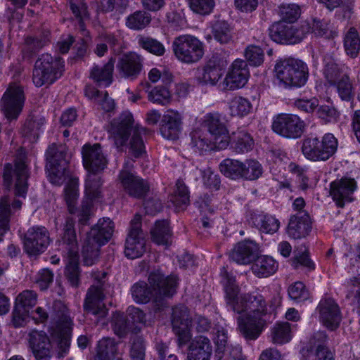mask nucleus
<instances>
[{
  "instance_id": "f257e3e1",
  "label": "nucleus",
  "mask_w": 360,
  "mask_h": 360,
  "mask_svg": "<svg viewBox=\"0 0 360 360\" xmlns=\"http://www.w3.org/2000/svg\"><path fill=\"white\" fill-rule=\"evenodd\" d=\"M221 274L223 276L227 305L237 314L246 312L237 319L240 333L246 340H255L270 321L271 316L267 311L264 297L260 294L238 297V288L235 277L224 267Z\"/></svg>"
},
{
  "instance_id": "f03ea898",
  "label": "nucleus",
  "mask_w": 360,
  "mask_h": 360,
  "mask_svg": "<svg viewBox=\"0 0 360 360\" xmlns=\"http://www.w3.org/2000/svg\"><path fill=\"white\" fill-rule=\"evenodd\" d=\"M108 131L113 136L117 147L124 145L133 131L129 143L132 155L135 158H139L145 153L141 134H146L148 130L143 127H134L133 116L130 112H124L119 117L113 119L110 122Z\"/></svg>"
},
{
  "instance_id": "7ed1b4c3",
  "label": "nucleus",
  "mask_w": 360,
  "mask_h": 360,
  "mask_svg": "<svg viewBox=\"0 0 360 360\" xmlns=\"http://www.w3.org/2000/svg\"><path fill=\"white\" fill-rule=\"evenodd\" d=\"M113 231L112 221L109 218H103L87 233L82 250L84 265L91 266L98 260L100 248L110 239Z\"/></svg>"
},
{
  "instance_id": "20e7f679",
  "label": "nucleus",
  "mask_w": 360,
  "mask_h": 360,
  "mask_svg": "<svg viewBox=\"0 0 360 360\" xmlns=\"http://www.w3.org/2000/svg\"><path fill=\"white\" fill-rule=\"evenodd\" d=\"M274 71L276 78L285 87H301L309 77L307 64L293 58L277 61Z\"/></svg>"
},
{
  "instance_id": "39448f33",
  "label": "nucleus",
  "mask_w": 360,
  "mask_h": 360,
  "mask_svg": "<svg viewBox=\"0 0 360 360\" xmlns=\"http://www.w3.org/2000/svg\"><path fill=\"white\" fill-rule=\"evenodd\" d=\"M64 70V61L60 57H53L49 53H44L34 63L33 83L37 87L49 86L59 79Z\"/></svg>"
},
{
  "instance_id": "423d86ee",
  "label": "nucleus",
  "mask_w": 360,
  "mask_h": 360,
  "mask_svg": "<svg viewBox=\"0 0 360 360\" xmlns=\"http://www.w3.org/2000/svg\"><path fill=\"white\" fill-rule=\"evenodd\" d=\"M148 280L155 295V311H160L167 307L165 298L172 297L176 293L178 278L175 275L165 276L160 269H156L149 273Z\"/></svg>"
},
{
  "instance_id": "0eeeda50",
  "label": "nucleus",
  "mask_w": 360,
  "mask_h": 360,
  "mask_svg": "<svg viewBox=\"0 0 360 360\" xmlns=\"http://www.w3.org/2000/svg\"><path fill=\"white\" fill-rule=\"evenodd\" d=\"M29 176L30 171L26 162V156L23 154L17 155L13 166L10 163L4 166V184L6 188H9L14 181L15 195L25 197L28 188Z\"/></svg>"
},
{
  "instance_id": "6e6552de",
  "label": "nucleus",
  "mask_w": 360,
  "mask_h": 360,
  "mask_svg": "<svg viewBox=\"0 0 360 360\" xmlns=\"http://www.w3.org/2000/svg\"><path fill=\"white\" fill-rule=\"evenodd\" d=\"M107 273L104 271L92 273V277L96 283L89 288L86 295L84 310L87 315H94L98 319H101L105 317L108 314V309L103 302L105 297L103 285Z\"/></svg>"
},
{
  "instance_id": "1a4fd4ad",
  "label": "nucleus",
  "mask_w": 360,
  "mask_h": 360,
  "mask_svg": "<svg viewBox=\"0 0 360 360\" xmlns=\"http://www.w3.org/2000/svg\"><path fill=\"white\" fill-rule=\"evenodd\" d=\"M338 141L332 134H325L321 140L317 137H309L303 141L302 151L304 155L312 161H326L336 152Z\"/></svg>"
},
{
  "instance_id": "9d476101",
  "label": "nucleus",
  "mask_w": 360,
  "mask_h": 360,
  "mask_svg": "<svg viewBox=\"0 0 360 360\" xmlns=\"http://www.w3.org/2000/svg\"><path fill=\"white\" fill-rule=\"evenodd\" d=\"M309 32L310 26L308 21L303 22L299 26L286 22H277L269 29V37L273 41L288 45L301 42Z\"/></svg>"
},
{
  "instance_id": "9b49d317",
  "label": "nucleus",
  "mask_w": 360,
  "mask_h": 360,
  "mask_svg": "<svg viewBox=\"0 0 360 360\" xmlns=\"http://www.w3.org/2000/svg\"><path fill=\"white\" fill-rule=\"evenodd\" d=\"M49 177L53 184L61 185L65 179L68 161L65 147L51 145L46 153Z\"/></svg>"
},
{
  "instance_id": "f8f14e48",
  "label": "nucleus",
  "mask_w": 360,
  "mask_h": 360,
  "mask_svg": "<svg viewBox=\"0 0 360 360\" xmlns=\"http://www.w3.org/2000/svg\"><path fill=\"white\" fill-rule=\"evenodd\" d=\"M172 48L177 59L185 63H196L204 54L202 43L191 35L176 37L172 43Z\"/></svg>"
},
{
  "instance_id": "ddd939ff",
  "label": "nucleus",
  "mask_w": 360,
  "mask_h": 360,
  "mask_svg": "<svg viewBox=\"0 0 360 360\" xmlns=\"http://www.w3.org/2000/svg\"><path fill=\"white\" fill-rule=\"evenodd\" d=\"M53 308L55 311L59 309L56 312L54 320L56 323L58 357L63 358L68 353L70 345L72 321L66 307L60 302H56Z\"/></svg>"
},
{
  "instance_id": "4468645a",
  "label": "nucleus",
  "mask_w": 360,
  "mask_h": 360,
  "mask_svg": "<svg viewBox=\"0 0 360 360\" xmlns=\"http://www.w3.org/2000/svg\"><path fill=\"white\" fill-rule=\"evenodd\" d=\"M25 102L24 91L21 86L10 84L1 98V110L6 118L12 122L21 113Z\"/></svg>"
},
{
  "instance_id": "2eb2a0df",
  "label": "nucleus",
  "mask_w": 360,
  "mask_h": 360,
  "mask_svg": "<svg viewBox=\"0 0 360 360\" xmlns=\"http://www.w3.org/2000/svg\"><path fill=\"white\" fill-rule=\"evenodd\" d=\"M146 252L145 235L141 229V217L136 214L131 221L129 233L126 238L124 254L129 259H136Z\"/></svg>"
},
{
  "instance_id": "dca6fc26",
  "label": "nucleus",
  "mask_w": 360,
  "mask_h": 360,
  "mask_svg": "<svg viewBox=\"0 0 360 360\" xmlns=\"http://www.w3.org/2000/svg\"><path fill=\"white\" fill-rule=\"evenodd\" d=\"M305 124L300 117L293 114H280L274 117L272 129L277 134L287 139L300 138Z\"/></svg>"
},
{
  "instance_id": "f3484780",
  "label": "nucleus",
  "mask_w": 360,
  "mask_h": 360,
  "mask_svg": "<svg viewBox=\"0 0 360 360\" xmlns=\"http://www.w3.org/2000/svg\"><path fill=\"white\" fill-rule=\"evenodd\" d=\"M50 241L49 232L46 227L32 226L24 235L23 248L30 256H37L45 252Z\"/></svg>"
},
{
  "instance_id": "a211bd4d",
  "label": "nucleus",
  "mask_w": 360,
  "mask_h": 360,
  "mask_svg": "<svg viewBox=\"0 0 360 360\" xmlns=\"http://www.w3.org/2000/svg\"><path fill=\"white\" fill-rule=\"evenodd\" d=\"M192 319L188 309L184 305H179L172 309V325L177 336L179 347L186 345L192 338L190 331Z\"/></svg>"
},
{
  "instance_id": "6ab92c4d",
  "label": "nucleus",
  "mask_w": 360,
  "mask_h": 360,
  "mask_svg": "<svg viewBox=\"0 0 360 360\" xmlns=\"http://www.w3.org/2000/svg\"><path fill=\"white\" fill-rule=\"evenodd\" d=\"M102 186L101 179L99 176L91 173L88 175L85 182V195L86 199L82 201L79 211V223L82 225L87 224L91 214L93 200L101 197Z\"/></svg>"
},
{
  "instance_id": "aec40b11",
  "label": "nucleus",
  "mask_w": 360,
  "mask_h": 360,
  "mask_svg": "<svg viewBox=\"0 0 360 360\" xmlns=\"http://www.w3.org/2000/svg\"><path fill=\"white\" fill-rule=\"evenodd\" d=\"M320 321L330 330H336L342 321L340 309L336 302L330 297L321 299L316 307Z\"/></svg>"
},
{
  "instance_id": "412c9836",
  "label": "nucleus",
  "mask_w": 360,
  "mask_h": 360,
  "mask_svg": "<svg viewBox=\"0 0 360 360\" xmlns=\"http://www.w3.org/2000/svg\"><path fill=\"white\" fill-rule=\"evenodd\" d=\"M228 65L225 56L214 53L205 63L202 72L198 80L203 84L215 85L224 75V70Z\"/></svg>"
},
{
  "instance_id": "4be33fe9",
  "label": "nucleus",
  "mask_w": 360,
  "mask_h": 360,
  "mask_svg": "<svg viewBox=\"0 0 360 360\" xmlns=\"http://www.w3.org/2000/svg\"><path fill=\"white\" fill-rule=\"evenodd\" d=\"M202 126L210 134L217 148L223 149L229 146L228 131L219 114H207L203 118Z\"/></svg>"
},
{
  "instance_id": "5701e85b",
  "label": "nucleus",
  "mask_w": 360,
  "mask_h": 360,
  "mask_svg": "<svg viewBox=\"0 0 360 360\" xmlns=\"http://www.w3.org/2000/svg\"><path fill=\"white\" fill-rule=\"evenodd\" d=\"M82 153L83 165L91 173L101 171L106 167L107 160L100 144H86L82 147Z\"/></svg>"
},
{
  "instance_id": "b1692460",
  "label": "nucleus",
  "mask_w": 360,
  "mask_h": 360,
  "mask_svg": "<svg viewBox=\"0 0 360 360\" xmlns=\"http://www.w3.org/2000/svg\"><path fill=\"white\" fill-rule=\"evenodd\" d=\"M119 179L124 191L131 197L142 198L149 191V185L146 181L129 171L122 169Z\"/></svg>"
},
{
  "instance_id": "393cba45",
  "label": "nucleus",
  "mask_w": 360,
  "mask_h": 360,
  "mask_svg": "<svg viewBox=\"0 0 360 360\" xmlns=\"http://www.w3.org/2000/svg\"><path fill=\"white\" fill-rule=\"evenodd\" d=\"M248 77L247 62L240 59L236 60L223 82V89L233 90L241 88L246 84Z\"/></svg>"
},
{
  "instance_id": "a878e982",
  "label": "nucleus",
  "mask_w": 360,
  "mask_h": 360,
  "mask_svg": "<svg viewBox=\"0 0 360 360\" xmlns=\"http://www.w3.org/2000/svg\"><path fill=\"white\" fill-rule=\"evenodd\" d=\"M356 188V183L354 179L342 178L330 184V194L337 205L343 207L345 202H351L352 194Z\"/></svg>"
},
{
  "instance_id": "bb28decb",
  "label": "nucleus",
  "mask_w": 360,
  "mask_h": 360,
  "mask_svg": "<svg viewBox=\"0 0 360 360\" xmlns=\"http://www.w3.org/2000/svg\"><path fill=\"white\" fill-rule=\"evenodd\" d=\"M30 347L36 360H50L52 355V345L49 337L42 331H32L30 333Z\"/></svg>"
},
{
  "instance_id": "cd10ccee",
  "label": "nucleus",
  "mask_w": 360,
  "mask_h": 360,
  "mask_svg": "<svg viewBox=\"0 0 360 360\" xmlns=\"http://www.w3.org/2000/svg\"><path fill=\"white\" fill-rule=\"evenodd\" d=\"M311 229L310 217L307 212H298L290 217L287 233L293 239H300L309 235Z\"/></svg>"
},
{
  "instance_id": "c85d7f7f",
  "label": "nucleus",
  "mask_w": 360,
  "mask_h": 360,
  "mask_svg": "<svg viewBox=\"0 0 360 360\" xmlns=\"http://www.w3.org/2000/svg\"><path fill=\"white\" fill-rule=\"evenodd\" d=\"M182 117L178 112L169 111L164 115L161 122L160 131L162 136L169 140L179 139L181 131Z\"/></svg>"
},
{
  "instance_id": "c756f323",
  "label": "nucleus",
  "mask_w": 360,
  "mask_h": 360,
  "mask_svg": "<svg viewBox=\"0 0 360 360\" xmlns=\"http://www.w3.org/2000/svg\"><path fill=\"white\" fill-rule=\"evenodd\" d=\"M188 347V360H210L212 352L210 340L200 335L191 339Z\"/></svg>"
},
{
  "instance_id": "7c9ffc66",
  "label": "nucleus",
  "mask_w": 360,
  "mask_h": 360,
  "mask_svg": "<svg viewBox=\"0 0 360 360\" xmlns=\"http://www.w3.org/2000/svg\"><path fill=\"white\" fill-rule=\"evenodd\" d=\"M258 254L255 243L244 240L238 243L231 253V258L240 264H248L253 262Z\"/></svg>"
},
{
  "instance_id": "2f4dec72",
  "label": "nucleus",
  "mask_w": 360,
  "mask_h": 360,
  "mask_svg": "<svg viewBox=\"0 0 360 360\" xmlns=\"http://www.w3.org/2000/svg\"><path fill=\"white\" fill-rule=\"evenodd\" d=\"M117 68L125 77H136L142 68L141 57L135 53H129L120 57Z\"/></svg>"
},
{
  "instance_id": "473e14b6",
  "label": "nucleus",
  "mask_w": 360,
  "mask_h": 360,
  "mask_svg": "<svg viewBox=\"0 0 360 360\" xmlns=\"http://www.w3.org/2000/svg\"><path fill=\"white\" fill-rule=\"evenodd\" d=\"M229 144L236 153H245L250 151L254 146L252 136L245 130L238 129L228 136Z\"/></svg>"
},
{
  "instance_id": "72a5a7b5",
  "label": "nucleus",
  "mask_w": 360,
  "mask_h": 360,
  "mask_svg": "<svg viewBox=\"0 0 360 360\" xmlns=\"http://www.w3.org/2000/svg\"><path fill=\"white\" fill-rule=\"evenodd\" d=\"M50 32L49 30H42L34 36H29L25 39L22 49L25 58L30 59L41 49L49 42Z\"/></svg>"
},
{
  "instance_id": "f704fd0d",
  "label": "nucleus",
  "mask_w": 360,
  "mask_h": 360,
  "mask_svg": "<svg viewBox=\"0 0 360 360\" xmlns=\"http://www.w3.org/2000/svg\"><path fill=\"white\" fill-rule=\"evenodd\" d=\"M249 223L266 233H274L280 226L278 219L271 215L263 213H252Z\"/></svg>"
},
{
  "instance_id": "c9c22d12",
  "label": "nucleus",
  "mask_w": 360,
  "mask_h": 360,
  "mask_svg": "<svg viewBox=\"0 0 360 360\" xmlns=\"http://www.w3.org/2000/svg\"><path fill=\"white\" fill-rule=\"evenodd\" d=\"M115 59L110 58L103 67L95 65L90 71V78L98 86H109L112 82V73Z\"/></svg>"
},
{
  "instance_id": "e433bc0d",
  "label": "nucleus",
  "mask_w": 360,
  "mask_h": 360,
  "mask_svg": "<svg viewBox=\"0 0 360 360\" xmlns=\"http://www.w3.org/2000/svg\"><path fill=\"white\" fill-rule=\"evenodd\" d=\"M253 262L252 271L258 277H268L274 274L278 269L276 262L271 257L257 255Z\"/></svg>"
},
{
  "instance_id": "4c0bfd02",
  "label": "nucleus",
  "mask_w": 360,
  "mask_h": 360,
  "mask_svg": "<svg viewBox=\"0 0 360 360\" xmlns=\"http://www.w3.org/2000/svg\"><path fill=\"white\" fill-rule=\"evenodd\" d=\"M169 200L178 210H184L189 205V191L182 180L176 181L175 189L170 195Z\"/></svg>"
},
{
  "instance_id": "58836bf2",
  "label": "nucleus",
  "mask_w": 360,
  "mask_h": 360,
  "mask_svg": "<svg viewBox=\"0 0 360 360\" xmlns=\"http://www.w3.org/2000/svg\"><path fill=\"white\" fill-rule=\"evenodd\" d=\"M347 70L344 65L338 63L332 57L325 58L323 74L330 84L343 77V75H348Z\"/></svg>"
},
{
  "instance_id": "ea45409f",
  "label": "nucleus",
  "mask_w": 360,
  "mask_h": 360,
  "mask_svg": "<svg viewBox=\"0 0 360 360\" xmlns=\"http://www.w3.org/2000/svg\"><path fill=\"white\" fill-rule=\"evenodd\" d=\"M117 352V346L115 340L103 338L98 341L96 355L93 360H113Z\"/></svg>"
},
{
  "instance_id": "a19ab883",
  "label": "nucleus",
  "mask_w": 360,
  "mask_h": 360,
  "mask_svg": "<svg viewBox=\"0 0 360 360\" xmlns=\"http://www.w3.org/2000/svg\"><path fill=\"white\" fill-rule=\"evenodd\" d=\"M63 245L67 246L70 255L77 254V240L75 229V221L71 217H68L63 227L62 236Z\"/></svg>"
},
{
  "instance_id": "79ce46f5",
  "label": "nucleus",
  "mask_w": 360,
  "mask_h": 360,
  "mask_svg": "<svg viewBox=\"0 0 360 360\" xmlns=\"http://www.w3.org/2000/svg\"><path fill=\"white\" fill-rule=\"evenodd\" d=\"M153 240L158 244L169 245L171 244L172 232L167 220L158 221L151 231Z\"/></svg>"
},
{
  "instance_id": "37998d69",
  "label": "nucleus",
  "mask_w": 360,
  "mask_h": 360,
  "mask_svg": "<svg viewBox=\"0 0 360 360\" xmlns=\"http://www.w3.org/2000/svg\"><path fill=\"white\" fill-rule=\"evenodd\" d=\"M131 293L136 303L146 304L149 302L152 298L155 302L154 291L145 281L135 283L131 288Z\"/></svg>"
},
{
  "instance_id": "c03bdc74",
  "label": "nucleus",
  "mask_w": 360,
  "mask_h": 360,
  "mask_svg": "<svg viewBox=\"0 0 360 360\" xmlns=\"http://www.w3.org/2000/svg\"><path fill=\"white\" fill-rule=\"evenodd\" d=\"M244 162L238 160L226 158L219 165L221 172L226 177L231 179H241Z\"/></svg>"
},
{
  "instance_id": "a18cd8bd",
  "label": "nucleus",
  "mask_w": 360,
  "mask_h": 360,
  "mask_svg": "<svg viewBox=\"0 0 360 360\" xmlns=\"http://www.w3.org/2000/svg\"><path fill=\"white\" fill-rule=\"evenodd\" d=\"M191 145L199 152L208 151L217 148L215 141L212 139L211 140L207 138L201 129H197L191 131Z\"/></svg>"
},
{
  "instance_id": "49530a36",
  "label": "nucleus",
  "mask_w": 360,
  "mask_h": 360,
  "mask_svg": "<svg viewBox=\"0 0 360 360\" xmlns=\"http://www.w3.org/2000/svg\"><path fill=\"white\" fill-rule=\"evenodd\" d=\"M150 14L146 11H137L129 15L126 20V25L134 30L146 27L151 22Z\"/></svg>"
},
{
  "instance_id": "de8ad7c7",
  "label": "nucleus",
  "mask_w": 360,
  "mask_h": 360,
  "mask_svg": "<svg viewBox=\"0 0 360 360\" xmlns=\"http://www.w3.org/2000/svg\"><path fill=\"white\" fill-rule=\"evenodd\" d=\"M128 6L127 0H99L98 9L102 12H112L113 17L119 20Z\"/></svg>"
},
{
  "instance_id": "09e8293b",
  "label": "nucleus",
  "mask_w": 360,
  "mask_h": 360,
  "mask_svg": "<svg viewBox=\"0 0 360 360\" xmlns=\"http://www.w3.org/2000/svg\"><path fill=\"white\" fill-rule=\"evenodd\" d=\"M77 178H70L64 189L65 200L66 202L69 212L73 214L76 211V204L78 198Z\"/></svg>"
},
{
  "instance_id": "8fccbe9b",
  "label": "nucleus",
  "mask_w": 360,
  "mask_h": 360,
  "mask_svg": "<svg viewBox=\"0 0 360 360\" xmlns=\"http://www.w3.org/2000/svg\"><path fill=\"white\" fill-rule=\"evenodd\" d=\"M65 275L73 287H78L80 283V271L77 259V254L70 255L68 263L66 266Z\"/></svg>"
},
{
  "instance_id": "3c124183",
  "label": "nucleus",
  "mask_w": 360,
  "mask_h": 360,
  "mask_svg": "<svg viewBox=\"0 0 360 360\" xmlns=\"http://www.w3.org/2000/svg\"><path fill=\"white\" fill-rule=\"evenodd\" d=\"M263 173L262 165L252 159L245 160L243 167L241 179L254 181L258 179Z\"/></svg>"
},
{
  "instance_id": "603ef678",
  "label": "nucleus",
  "mask_w": 360,
  "mask_h": 360,
  "mask_svg": "<svg viewBox=\"0 0 360 360\" xmlns=\"http://www.w3.org/2000/svg\"><path fill=\"white\" fill-rule=\"evenodd\" d=\"M138 44L144 50L158 56L164 55L165 52V46L160 41L148 36H139Z\"/></svg>"
},
{
  "instance_id": "864d4df0",
  "label": "nucleus",
  "mask_w": 360,
  "mask_h": 360,
  "mask_svg": "<svg viewBox=\"0 0 360 360\" xmlns=\"http://www.w3.org/2000/svg\"><path fill=\"white\" fill-rule=\"evenodd\" d=\"M309 25L310 26L309 33H313L316 37L330 39L336 35V32L330 29L328 23L324 20L314 18L311 22H309Z\"/></svg>"
},
{
  "instance_id": "5fc2aeb1",
  "label": "nucleus",
  "mask_w": 360,
  "mask_h": 360,
  "mask_svg": "<svg viewBox=\"0 0 360 360\" xmlns=\"http://www.w3.org/2000/svg\"><path fill=\"white\" fill-rule=\"evenodd\" d=\"M252 105L249 100L243 97H235L229 103L232 116L243 117L251 110Z\"/></svg>"
},
{
  "instance_id": "6e6d98bb",
  "label": "nucleus",
  "mask_w": 360,
  "mask_h": 360,
  "mask_svg": "<svg viewBox=\"0 0 360 360\" xmlns=\"http://www.w3.org/2000/svg\"><path fill=\"white\" fill-rule=\"evenodd\" d=\"M331 85H335L338 94L342 101H349L353 98L354 87L348 75H343V77Z\"/></svg>"
},
{
  "instance_id": "4d7b16f0",
  "label": "nucleus",
  "mask_w": 360,
  "mask_h": 360,
  "mask_svg": "<svg viewBox=\"0 0 360 360\" xmlns=\"http://www.w3.org/2000/svg\"><path fill=\"white\" fill-rule=\"evenodd\" d=\"M212 33L214 39L221 44L228 43L231 40V27L224 20H217L212 25Z\"/></svg>"
},
{
  "instance_id": "13d9d810",
  "label": "nucleus",
  "mask_w": 360,
  "mask_h": 360,
  "mask_svg": "<svg viewBox=\"0 0 360 360\" xmlns=\"http://www.w3.org/2000/svg\"><path fill=\"white\" fill-rule=\"evenodd\" d=\"M290 325L288 322L276 323L271 330L272 341L276 344L288 342L290 338Z\"/></svg>"
},
{
  "instance_id": "bf43d9fd",
  "label": "nucleus",
  "mask_w": 360,
  "mask_h": 360,
  "mask_svg": "<svg viewBox=\"0 0 360 360\" xmlns=\"http://www.w3.org/2000/svg\"><path fill=\"white\" fill-rule=\"evenodd\" d=\"M344 46L347 53L352 57H356L360 49V39L355 28L352 27L347 32L345 40Z\"/></svg>"
},
{
  "instance_id": "052dcab7",
  "label": "nucleus",
  "mask_w": 360,
  "mask_h": 360,
  "mask_svg": "<svg viewBox=\"0 0 360 360\" xmlns=\"http://www.w3.org/2000/svg\"><path fill=\"white\" fill-rule=\"evenodd\" d=\"M112 326L115 333L122 338L132 329L130 320L122 313H116L112 318Z\"/></svg>"
},
{
  "instance_id": "680f3d73",
  "label": "nucleus",
  "mask_w": 360,
  "mask_h": 360,
  "mask_svg": "<svg viewBox=\"0 0 360 360\" xmlns=\"http://www.w3.org/2000/svg\"><path fill=\"white\" fill-rule=\"evenodd\" d=\"M37 303V295L33 290H26L20 293L16 297L15 305L21 306L22 309L31 311Z\"/></svg>"
},
{
  "instance_id": "e2e57ef3",
  "label": "nucleus",
  "mask_w": 360,
  "mask_h": 360,
  "mask_svg": "<svg viewBox=\"0 0 360 360\" xmlns=\"http://www.w3.org/2000/svg\"><path fill=\"white\" fill-rule=\"evenodd\" d=\"M191 10L199 15H207L213 11L214 0H187Z\"/></svg>"
},
{
  "instance_id": "0e129e2a",
  "label": "nucleus",
  "mask_w": 360,
  "mask_h": 360,
  "mask_svg": "<svg viewBox=\"0 0 360 360\" xmlns=\"http://www.w3.org/2000/svg\"><path fill=\"white\" fill-rule=\"evenodd\" d=\"M281 22L292 23L296 21L300 15V8L295 4L282 5L279 8Z\"/></svg>"
},
{
  "instance_id": "69168bd1",
  "label": "nucleus",
  "mask_w": 360,
  "mask_h": 360,
  "mask_svg": "<svg viewBox=\"0 0 360 360\" xmlns=\"http://www.w3.org/2000/svg\"><path fill=\"white\" fill-rule=\"evenodd\" d=\"M44 124V119L34 117L28 118L22 129L23 134L30 139H35L39 136V131Z\"/></svg>"
},
{
  "instance_id": "338daca9",
  "label": "nucleus",
  "mask_w": 360,
  "mask_h": 360,
  "mask_svg": "<svg viewBox=\"0 0 360 360\" xmlns=\"http://www.w3.org/2000/svg\"><path fill=\"white\" fill-rule=\"evenodd\" d=\"M247 63L252 66H259L264 61V51L257 46H249L245 51Z\"/></svg>"
},
{
  "instance_id": "774afa93",
  "label": "nucleus",
  "mask_w": 360,
  "mask_h": 360,
  "mask_svg": "<svg viewBox=\"0 0 360 360\" xmlns=\"http://www.w3.org/2000/svg\"><path fill=\"white\" fill-rule=\"evenodd\" d=\"M171 98V94L167 87L159 86L148 93V99L158 104L164 105L168 103Z\"/></svg>"
}]
</instances>
